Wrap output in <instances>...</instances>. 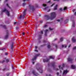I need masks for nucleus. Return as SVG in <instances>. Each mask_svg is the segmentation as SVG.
Here are the masks:
<instances>
[{
	"mask_svg": "<svg viewBox=\"0 0 76 76\" xmlns=\"http://www.w3.org/2000/svg\"><path fill=\"white\" fill-rule=\"evenodd\" d=\"M68 72H69V71L67 70H65L64 71L63 75H66Z\"/></svg>",
	"mask_w": 76,
	"mask_h": 76,
	"instance_id": "10",
	"label": "nucleus"
},
{
	"mask_svg": "<svg viewBox=\"0 0 76 76\" xmlns=\"http://www.w3.org/2000/svg\"><path fill=\"white\" fill-rule=\"evenodd\" d=\"M22 35H25V33L23 32L22 33Z\"/></svg>",
	"mask_w": 76,
	"mask_h": 76,
	"instance_id": "48",
	"label": "nucleus"
},
{
	"mask_svg": "<svg viewBox=\"0 0 76 76\" xmlns=\"http://www.w3.org/2000/svg\"><path fill=\"white\" fill-rule=\"evenodd\" d=\"M51 18H50L49 15H45V17H46V19L47 20H49V19H51L53 20V19L55 18V17H56V13L55 12H53L50 13Z\"/></svg>",
	"mask_w": 76,
	"mask_h": 76,
	"instance_id": "1",
	"label": "nucleus"
},
{
	"mask_svg": "<svg viewBox=\"0 0 76 76\" xmlns=\"http://www.w3.org/2000/svg\"><path fill=\"white\" fill-rule=\"evenodd\" d=\"M5 61L4 60H3L2 61V62H1V63H4V62H5Z\"/></svg>",
	"mask_w": 76,
	"mask_h": 76,
	"instance_id": "40",
	"label": "nucleus"
},
{
	"mask_svg": "<svg viewBox=\"0 0 76 76\" xmlns=\"http://www.w3.org/2000/svg\"><path fill=\"white\" fill-rule=\"evenodd\" d=\"M27 9H25V10H24V12H26V11L27 10Z\"/></svg>",
	"mask_w": 76,
	"mask_h": 76,
	"instance_id": "63",
	"label": "nucleus"
},
{
	"mask_svg": "<svg viewBox=\"0 0 76 76\" xmlns=\"http://www.w3.org/2000/svg\"><path fill=\"white\" fill-rule=\"evenodd\" d=\"M32 62L33 64H35V62H34L33 61H32Z\"/></svg>",
	"mask_w": 76,
	"mask_h": 76,
	"instance_id": "51",
	"label": "nucleus"
},
{
	"mask_svg": "<svg viewBox=\"0 0 76 76\" xmlns=\"http://www.w3.org/2000/svg\"><path fill=\"white\" fill-rule=\"evenodd\" d=\"M19 18H20V19H21V18H22V15H20V16L19 17Z\"/></svg>",
	"mask_w": 76,
	"mask_h": 76,
	"instance_id": "50",
	"label": "nucleus"
},
{
	"mask_svg": "<svg viewBox=\"0 0 76 76\" xmlns=\"http://www.w3.org/2000/svg\"><path fill=\"white\" fill-rule=\"evenodd\" d=\"M62 66V67H64V66H65V65L64 64H63Z\"/></svg>",
	"mask_w": 76,
	"mask_h": 76,
	"instance_id": "38",
	"label": "nucleus"
},
{
	"mask_svg": "<svg viewBox=\"0 0 76 76\" xmlns=\"http://www.w3.org/2000/svg\"><path fill=\"white\" fill-rule=\"evenodd\" d=\"M75 11V9H74L73 10V12H74Z\"/></svg>",
	"mask_w": 76,
	"mask_h": 76,
	"instance_id": "60",
	"label": "nucleus"
},
{
	"mask_svg": "<svg viewBox=\"0 0 76 76\" xmlns=\"http://www.w3.org/2000/svg\"><path fill=\"white\" fill-rule=\"evenodd\" d=\"M35 51L36 52H37V53H38V51L36 50H35Z\"/></svg>",
	"mask_w": 76,
	"mask_h": 76,
	"instance_id": "46",
	"label": "nucleus"
},
{
	"mask_svg": "<svg viewBox=\"0 0 76 76\" xmlns=\"http://www.w3.org/2000/svg\"><path fill=\"white\" fill-rule=\"evenodd\" d=\"M23 14L24 15H26V12L25 11L23 12Z\"/></svg>",
	"mask_w": 76,
	"mask_h": 76,
	"instance_id": "36",
	"label": "nucleus"
},
{
	"mask_svg": "<svg viewBox=\"0 0 76 76\" xmlns=\"http://www.w3.org/2000/svg\"><path fill=\"white\" fill-rule=\"evenodd\" d=\"M29 7L31 9H31H32L33 12H34V10H35V9L34 8L33 6H32L31 5H30L29 6Z\"/></svg>",
	"mask_w": 76,
	"mask_h": 76,
	"instance_id": "8",
	"label": "nucleus"
},
{
	"mask_svg": "<svg viewBox=\"0 0 76 76\" xmlns=\"http://www.w3.org/2000/svg\"><path fill=\"white\" fill-rule=\"evenodd\" d=\"M17 23V22H14V25H16V23Z\"/></svg>",
	"mask_w": 76,
	"mask_h": 76,
	"instance_id": "52",
	"label": "nucleus"
},
{
	"mask_svg": "<svg viewBox=\"0 0 76 76\" xmlns=\"http://www.w3.org/2000/svg\"><path fill=\"white\" fill-rule=\"evenodd\" d=\"M10 73H7L6 74V76H10Z\"/></svg>",
	"mask_w": 76,
	"mask_h": 76,
	"instance_id": "18",
	"label": "nucleus"
},
{
	"mask_svg": "<svg viewBox=\"0 0 76 76\" xmlns=\"http://www.w3.org/2000/svg\"><path fill=\"white\" fill-rule=\"evenodd\" d=\"M48 31V30H45V36H47V32Z\"/></svg>",
	"mask_w": 76,
	"mask_h": 76,
	"instance_id": "15",
	"label": "nucleus"
},
{
	"mask_svg": "<svg viewBox=\"0 0 76 76\" xmlns=\"http://www.w3.org/2000/svg\"><path fill=\"white\" fill-rule=\"evenodd\" d=\"M56 74L57 75H59V73L58 72H57L56 73Z\"/></svg>",
	"mask_w": 76,
	"mask_h": 76,
	"instance_id": "56",
	"label": "nucleus"
},
{
	"mask_svg": "<svg viewBox=\"0 0 76 76\" xmlns=\"http://www.w3.org/2000/svg\"><path fill=\"white\" fill-rule=\"evenodd\" d=\"M29 1V0H23V1Z\"/></svg>",
	"mask_w": 76,
	"mask_h": 76,
	"instance_id": "45",
	"label": "nucleus"
},
{
	"mask_svg": "<svg viewBox=\"0 0 76 76\" xmlns=\"http://www.w3.org/2000/svg\"><path fill=\"white\" fill-rule=\"evenodd\" d=\"M73 23L72 25V28H75V21H73Z\"/></svg>",
	"mask_w": 76,
	"mask_h": 76,
	"instance_id": "16",
	"label": "nucleus"
},
{
	"mask_svg": "<svg viewBox=\"0 0 76 76\" xmlns=\"http://www.w3.org/2000/svg\"><path fill=\"white\" fill-rule=\"evenodd\" d=\"M40 34L41 35H42L43 34V31H40Z\"/></svg>",
	"mask_w": 76,
	"mask_h": 76,
	"instance_id": "25",
	"label": "nucleus"
},
{
	"mask_svg": "<svg viewBox=\"0 0 76 76\" xmlns=\"http://www.w3.org/2000/svg\"><path fill=\"white\" fill-rule=\"evenodd\" d=\"M63 19L62 18L60 19V20H63Z\"/></svg>",
	"mask_w": 76,
	"mask_h": 76,
	"instance_id": "64",
	"label": "nucleus"
},
{
	"mask_svg": "<svg viewBox=\"0 0 76 76\" xmlns=\"http://www.w3.org/2000/svg\"><path fill=\"white\" fill-rule=\"evenodd\" d=\"M54 4H52L51 5V7H52V6H54Z\"/></svg>",
	"mask_w": 76,
	"mask_h": 76,
	"instance_id": "53",
	"label": "nucleus"
},
{
	"mask_svg": "<svg viewBox=\"0 0 76 76\" xmlns=\"http://www.w3.org/2000/svg\"><path fill=\"white\" fill-rule=\"evenodd\" d=\"M3 27L5 29H6L7 32L6 35L4 37V39H7V38L9 37V31H8V30H7V29L6 28V26L4 25L3 26Z\"/></svg>",
	"mask_w": 76,
	"mask_h": 76,
	"instance_id": "3",
	"label": "nucleus"
},
{
	"mask_svg": "<svg viewBox=\"0 0 76 76\" xmlns=\"http://www.w3.org/2000/svg\"><path fill=\"white\" fill-rule=\"evenodd\" d=\"M48 3H51V1H49L48 2Z\"/></svg>",
	"mask_w": 76,
	"mask_h": 76,
	"instance_id": "57",
	"label": "nucleus"
},
{
	"mask_svg": "<svg viewBox=\"0 0 76 76\" xmlns=\"http://www.w3.org/2000/svg\"><path fill=\"white\" fill-rule=\"evenodd\" d=\"M49 29L50 31H53V28H49Z\"/></svg>",
	"mask_w": 76,
	"mask_h": 76,
	"instance_id": "31",
	"label": "nucleus"
},
{
	"mask_svg": "<svg viewBox=\"0 0 76 76\" xmlns=\"http://www.w3.org/2000/svg\"><path fill=\"white\" fill-rule=\"evenodd\" d=\"M54 66H55V62H54L52 63V66L53 67H54Z\"/></svg>",
	"mask_w": 76,
	"mask_h": 76,
	"instance_id": "23",
	"label": "nucleus"
},
{
	"mask_svg": "<svg viewBox=\"0 0 76 76\" xmlns=\"http://www.w3.org/2000/svg\"><path fill=\"white\" fill-rule=\"evenodd\" d=\"M59 10H60V11H61V12H62V11H63V10H62V8H61L59 9Z\"/></svg>",
	"mask_w": 76,
	"mask_h": 76,
	"instance_id": "27",
	"label": "nucleus"
},
{
	"mask_svg": "<svg viewBox=\"0 0 76 76\" xmlns=\"http://www.w3.org/2000/svg\"><path fill=\"white\" fill-rule=\"evenodd\" d=\"M47 25H45L43 27V28H46V27H47Z\"/></svg>",
	"mask_w": 76,
	"mask_h": 76,
	"instance_id": "34",
	"label": "nucleus"
},
{
	"mask_svg": "<svg viewBox=\"0 0 76 76\" xmlns=\"http://www.w3.org/2000/svg\"><path fill=\"white\" fill-rule=\"evenodd\" d=\"M54 41H56V40H57V39L56 38V39H54Z\"/></svg>",
	"mask_w": 76,
	"mask_h": 76,
	"instance_id": "61",
	"label": "nucleus"
},
{
	"mask_svg": "<svg viewBox=\"0 0 76 76\" xmlns=\"http://www.w3.org/2000/svg\"><path fill=\"white\" fill-rule=\"evenodd\" d=\"M47 41L45 40H44L43 41V42H44V43L45 42H46Z\"/></svg>",
	"mask_w": 76,
	"mask_h": 76,
	"instance_id": "37",
	"label": "nucleus"
},
{
	"mask_svg": "<svg viewBox=\"0 0 76 76\" xmlns=\"http://www.w3.org/2000/svg\"><path fill=\"white\" fill-rule=\"evenodd\" d=\"M35 70H33L32 71V73L33 74H34V75H35V76H38V73H37L36 74H35Z\"/></svg>",
	"mask_w": 76,
	"mask_h": 76,
	"instance_id": "9",
	"label": "nucleus"
},
{
	"mask_svg": "<svg viewBox=\"0 0 76 76\" xmlns=\"http://www.w3.org/2000/svg\"><path fill=\"white\" fill-rule=\"evenodd\" d=\"M48 7H46L44 9L45 10H47V9H48Z\"/></svg>",
	"mask_w": 76,
	"mask_h": 76,
	"instance_id": "35",
	"label": "nucleus"
},
{
	"mask_svg": "<svg viewBox=\"0 0 76 76\" xmlns=\"http://www.w3.org/2000/svg\"><path fill=\"white\" fill-rule=\"evenodd\" d=\"M60 39V41L61 42L63 41V39L62 37H61Z\"/></svg>",
	"mask_w": 76,
	"mask_h": 76,
	"instance_id": "30",
	"label": "nucleus"
},
{
	"mask_svg": "<svg viewBox=\"0 0 76 76\" xmlns=\"http://www.w3.org/2000/svg\"><path fill=\"white\" fill-rule=\"evenodd\" d=\"M58 6V5H56V6L54 7V9L55 10H57V9Z\"/></svg>",
	"mask_w": 76,
	"mask_h": 76,
	"instance_id": "17",
	"label": "nucleus"
},
{
	"mask_svg": "<svg viewBox=\"0 0 76 76\" xmlns=\"http://www.w3.org/2000/svg\"><path fill=\"white\" fill-rule=\"evenodd\" d=\"M7 6H8V7H9V8H10V7L9 6V4H7Z\"/></svg>",
	"mask_w": 76,
	"mask_h": 76,
	"instance_id": "33",
	"label": "nucleus"
},
{
	"mask_svg": "<svg viewBox=\"0 0 76 76\" xmlns=\"http://www.w3.org/2000/svg\"><path fill=\"white\" fill-rule=\"evenodd\" d=\"M43 6H44V7H45V6H47V4H43Z\"/></svg>",
	"mask_w": 76,
	"mask_h": 76,
	"instance_id": "32",
	"label": "nucleus"
},
{
	"mask_svg": "<svg viewBox=\"0 0 76 76\" xmlns=\"http://www.w3.org/2000/svg\"><path fill=\"white\" fill-rule=\"evenodd\" d=\"M65 47V48H66L67 47V46L65 45H62V48Z\"/></svg>",
	"mask_w": 76,
	"mask_h": 76,
	"instance_id": "20",
	"label": "nucleus"
},
{
	"mask_svg": "<svg viewBox=\"0 0 76 76\" xmlns=\"http://www.w3.org/2000/svg\"><path fill=\"white\" fill-rule=\"evenodd\" d=\"M57 21L58 22H60V20H57Z\"/></svg>",
	"mask_w": 76,
	"mask_h": 76,
	"instance_id": "54",
	"label": "nucleus"
},
{
	"mask_svg": "<svg viewBox=\"0 0 76 76\" xmlns=\"http://www.w3.org/2000/svg\"><path fill=\"white\" fill-rule=\"evenodd\" d=\"M9 59H7L6 60V63H8V62H9Z\"/></svg>",
	"mask_w": 76,
	"mask_h": 76,
	"instance_id": "26",
	"label": "nucleus"
},
{
	"mask_svg": "<svg viewBox=\"0 0 76 76\" xmlns=\"http://www.w3.org/2000/svg\"><path fill=\"white\" fill-rule=\"evenodd\" d=\"M72 41L73 42H76V39H75L74 37L72 38Z\"/></svg>",
	"mask_w": 76,
	"mask_h": 76,
	"instance_id": "12",
	"label": "nucleus"
},
{
	"mask_svg": "<svg viewBox=\"0 0 76 76\" xmlns=\"http://www.w3.org/2000/svg\"><path fill=\"white\" fill-rule=\"evenodd\" d=\"M13 66L14 65L13 64L12 66V69H14V67H13Z\"/></svg>",
	"mask_w": 76,
	"mask_h": 76,
	"instance_id": "41",
	"label": "nucleus"
},
{
	"mask_svg": "<svg viewBox=\"0 0 76 76\" xmlns=\"http://www.w3.org/2000/svg\"><path fill=\"white\" fill-rule=\"evenodd\" d=\"M5 56H7L8 54V53H5Z\"/></svg>",
	"mask_w": 76,
	"mask_h": 76,
	"instance_id": "43",
	"label": "nucleus"
},
{
	"mask_svg": "<svg viewBox=\"0 0 76 76\" xmlns=\"http://www.w3.org/2000/svg\"><path fill=\"white\" fill-rule=\"evenodd\" d=\"M46 45V44H45L43 45H41L40 47H44V46Z\"/></svg>",
	"mask_w": 76,
	"mask_h": 76,
	"instance_id": "19",
	"label": "nucleus"
},
{
	"mask_svg": "<svg viewBox=\"0 0 76 76\" xmlns=\"http://www.w3.org/2000/svg\"><path fill=\"white\" fill-rule=\"evenodd\" d=\"M54 45L56 47V48H57L58 46H57V45L56 44H54Z\"/></svg>",
	"mask_w": 76,
	"mask_h": 76,
	"instance_id": "24",
	"label": "nucleus"
},
{
	"mask_svg": "<svg viewBox=\"0 0 76 76\" xmlns=\"http://www.w3.org/2000/svg\"><path fill=\"white\" fill-rule=\"evenodd\" d=\"M3 71H4L5 70H6V68H4L3 69Z\"/></svg>",
	"mask_w": 76,
	"mask_h": 76,
	"instance_id": "49",
	"label": "nucleus"
},
{
	"mask_svg": "<svg viewBox=\"0 0 76 76\" xmlns=\"http://www.w3.org/2000/svg\"><path fill=\"white\" fill-rule=\"evenodd\" d=\"M67 8L66 7H64L63 10H67Z\"/></svg>",
	"mask_w": 76,
	"mask_h": 76,
	"instance_id": "21",
	"label": "nucleus"
},
{
	"mask_svg": "<svg viewBox=\"0 0 76 76\" xmlns=\"http://www.w3.org/2000/svg\"><path fill=\"white\" fill-rule=\"evenodd\" d=\"M74 15H75V16H76V12H74Z\"/></svg>",
	"mask_w": 76,
	"mask_h": 76,
	"instance_id": "47",
	"label": "nucleus"
},
{
	"mask_svg": "<svg viewBox=\"0 0 76 76\" xmlns=\"http://www.w3.org/2000/svg\"><path fill=\"white\" fill-rule=\"evenodd\" d=\"M51 47V46L50 45H48V48H50Z\"/></svg>",
	"mask_w": 76,
	"mask_h": 76,
	"instance_id": "28",
	"label": "nucleus"
},
{
	"mask_svg": "<svg viewBox=\"0 0 76 76\" xmlns=\"http://www.w3.org/2000/svg\"><path fill=\"white\" fill-rule=\"evenodd\" d=\"M37 70L39 71V72L41 74L43 73V71H42V68H36Z\"/></svg>",
	"mask_w": 76,
	"mask_h": 76,
	"instance_id": "7",
	"label": "nucleus"
},
{
	"mask_svg": "<svg viewBox=\"0 0 76 76\" xmlns=\"http://www.w3.org/2000/svg\"><path fill=\"white\" fill-rule=\"evenodd\" d=\"M49 61V59H43V62L45 63V62H48Z\"/></svg>",
	"mask_w": 76,
	"mask_h": 76,
	"instance_id": "11",
	"label": "nucleus"
},
{
	"mask_svg": "<svg viewBox=\"0 0 76 76\" xmlns=\"http://www.w3.org/2000/svg\"><path fill=\"white\" fill-rule=\"evenodd\" d=\"M50 58H51V59H54V58L52 56H50Z\"/></svg>",
	"mask_w": 76,
	"mask_h": 76,
	"instance_id": "29",
	"label": "nucleus"
},
{
	"mask_svg": "<svg viewBox=\"0 0 76 76\" xmlns=\"http://www.w3.org/2000/svg\"><path fill=\"white\" fill-rule=\"evenodd\" d=\"M53 1H57L58 2L60 1V0H53Z\"/></svg>",
	"mask_w": 76,
	"mask_h": 76,
	"instance_id": "42",
	"label": "nucleus"
},
{
	"mask_svg": "<svg viewBox=\"0 0 76 76\" xmlns=\"http://www.w3.org/2000/svg\"><path fill=\"white\" fill-rule=\"evenodd\" d=\"M76 47H75L73 48V50H76Z\"/></svg>",
	"mask_w": 76,
	"mask_h": 76,
	"instance_id": "44",
	"label": "nucleus"
},
{
	"mask_svg": "<svg viewBox=\"0 0 76 76\" xmlns=\"http://www.w3.org/2000/svg\"><path fill=\"white\" fill-rule=\"evenodd\" d=\"M40 23H42V20H40Z\"/></svg>",
	"mask_w": 76,
	"mask_h": 76,
	"instance_id": "62",
	"label": "nucleus"
},
{
	"mask_svg": "<svg viewBox=\"0 0 76 76\" xmlns=\"http://www.w3.org/2000/svg\"><path fill=\"white\" fill-rule=\"evenodd\" d=\"M39 56V54L36 55L35 56H34V57L31 59V60L32 61H36L37 57H38Z\"/></svg>",
	"mask_w": 76,
	"mask_h": 76,
	"instance_id": "5",
	"label": "nucleus"
},
{
	"mask_svg": "<svg viewBox=\"0 0 76 76\" xmlns=\"http://www.w3.org/2000/svg\"><path fill=\"white\" fill-rule=\"evenodd\" d=\"M2 12H6L7 16H10V14L9 12L8 11V10H7L6 9H5L4 10H3Z\"/></svg>",
	"mask_w": 76,
	"mask_h": 76,
	"instance_id": "6",
	"label": "nucleus"
},
{
	"mask_svg": "<svg viewBox=\"0 0 76 76\" xmlns=\"http://www.w3.org/2000/svg\"><path fill=\"white\" fill-rule=\"evenodd\" d=\"M26 4V3H23V6H25V5Z\"/></svg>",
	"mask_w": 76,
	"mask_h": 76,
	"instance_id": "39",
	"label": "nucleus"
},
{
	"mask_svg": "<svg viewBox=\"0 0 76 76\" xmlns=\"http://www.w3.org/2000/svg\"><path fill=\"white\" fill-rule=\"evenodd\" d=\"M68 61H73V59L71 58H68Z\"/></svg>",
	"mask_w": 76,
	"mask_h": 76,
	"instance_id": "13",
	"label": "nucleus"
},
{
	"mask_svg": "<svg viewBox=\"0 0 76 76\" xmlns=\"http://www.w3.org/2000/svg\"><path fill=\"white\" fill-rule=\"evenodd\" d=\"M68 20H69L67 19L65 20V22H66V21H67H67H68Z\"/></svg>",
	"mask_w": 76,
	"mask_h": 76,
	"instance_id": "58",
	"label": "nucleus"
},
{
	"mask_svg": "<svg viewBox=\"0 0 76 76\" xmlns=\"http://www.w3.org/2000/svg\"><path fill=\"white\" fill-rule=\"evenodd\" d=\"M10 47H11L10 51L11 53H13V47H14V43L13 42H12L11 43Z\"/></svg>",
	"mask_w": 76,
	"mask_h": 76,
	"instance_id": "4",
	"label": "nucleus"
},
{
	"mask_svg": "<svg viewBox=\"0 0 76 76\" xmlns=\"http://www.w3.org/2000/svg\"><path fill=\"white\" fill-rule=\"evenodd\" d=\"M70 46H71V45H69V46H68V48H69V47H70Z\"/></svg>",
	"mask_w": 76,
	"mask_h": 76,
	"instance_id": "59",
	"label": "nucleus"
},
{
	"mask_svg": "<svg viewBox=\"0 0 76 76\" xmlns=\"http://www.w3.org/2000/svg\"><path fill=\"white\" fill-rule=\"evenodd\" d=\"M51 65H52V63H49L48 64V66H51Z\"/></svg>",
	"mask_w": 76,
	"mask_h": 76,
	"instance_id": "22",
	"label": "nucleus"
},
{
	"mask_svg": "<svg viewBox=\"0 0 76 76\" xmlns=\"http://www.w3.org/2000/svg\"><path fill=\"white\" fill-rule=\"evenodd\" d=\"M61 67V66L59 65L58 66L59 68L60 69L61 68H60V67Z\"/></svg>",
	"mask_w": 76,
	"mask_h": 76,
	"instance_id": "55",
	"label": "nucleus"
},
{
	"mask_svg": "<svg viewBox=\"0 0 76 76\" xmlns=\"http://www.w3.org/2000/svg\"><path fill=\"white\" fill-rule=\"evenodd\" d=\"M42 38V35L40 34H39L38 35V38L37 40L35 41L36 43H40L41 42V40L40 39Z\"/></svg>",
	"mask_w": 76,
	"mask_h": 76,
	"instance_id": "2",
	"label": "nucleus"
},
{
	"mask_svg": "<svg viewBox=\"0 0 76 76\" xmlns=\"http://www.w3.org/2000/svg\"><path fill=\"white\" fill-rule=\"evenodd\" d=\"M71 67L72 68V69H76L75 66H73V65H71Z\"/></svg>",
	"mask_w": 76,
	"mask_h": 76,
	"instance_id": "14",
	"label": "nucleus"
}]
</instances>
